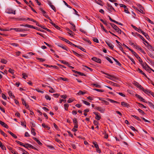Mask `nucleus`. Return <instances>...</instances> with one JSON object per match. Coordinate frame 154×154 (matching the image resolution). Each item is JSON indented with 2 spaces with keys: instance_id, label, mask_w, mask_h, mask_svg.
<instances>
[{
  "instance_id": "obj_52",
  "label": "nucleus",
  "mask_w": 154,
  "mask_h": 154,
  "mask_svg": "<svg viewBox=\"0 0 154 154\" xmlns=\"http://www.w3.org/2000/svg\"><path fill=\"white\" fill-rule=\"evenodd\" d=\"M37 59L38 60H40L41 62H44L45 60V59L43 58H37Z\"/></svg>"
},
{
  "instance_id": "obj_60",
  "label": "nucleus",
  "mask_w": 154,
  "mask_h": 154,
  "mask_svg": "<svg viewBox=\"0 0 154 154\" xmlns=\"http://www.w3.org/2000/svg\"><path fill=\"white\" fill-rule=\"evenodd\" d=\"M65 42L71 45H72V43L71 42L67 39H66V40H65Z\"/></svg>"
},
{
  "instance_id": "obj_4",
  "label": "nucleus",
  "mask_w": 154,
  "mask_h": 154,
  "mask_svg": "<svg viewBox=\"0 0 154 154\" xmlns=\"http://www.w3.org/2000/svg\"><path fill=\"white\" fill-rule=\"evenodd\" d=\"M12 29L14 30L16 32H23L27 31V30L25 29H20V28H14Z\"/></svg>"
},
{
  "instance_id": "obj_20",
  "label": "nucleus",
  "mask_w": 154,
  "mask_h": 154,
  "mask_svg": "<svg viewBox=\"0 0 154 154\" xmlns=\"http://www.w3.org/2000/svg\"><path fill=\"white\" fill-rule=\"evenodd\" d=\"M0 132L1 134L3 135L5 137H7V134L4 133L2 130L0 129Z\"/></svg>"
},
{
  "instance_id": "obj_10",
  "label": "nucleus",
  "mask_w": 154,
  "mask_h": 154,
  "mask_svg": "<svg viewBox=\"0 0 154 154\" xmlns=\"http://www.w3.org/2000/svg\"><path fill=\"white\" fill-rule=\"evenodd\" d=\"M106 44L108 46L112 49L113 48L114 46L112 44V43L109 42H106Z\"/></svg>"
},
{
  "instance_id": "obj_11",
  "label": "nucleus",
  "mask_w": 154,
  "mask_h": 154,
  "mask_svg": "<svg viewBox=\"0 0 154 154\" xmlns=\"http://www.w3.org/2000/svg\"><path fill=\"white\" fill-rule=\"evenodd\" d=\"M7 13L9 14H15V11H14L12 9H9L8 10Z\"/></svg>"
},
{
  "instance_id": "obj_28",
  "label": "nucleus",
  "mask_w": 154,
  "mask_h": 154,
  "mask_svg": "<svg viewBox=\"0 0 154 154\" xmlns=\"http://www.w3.org/2000/svg\"><path fill=\"white\" fill-rule=\"evenodd\" d=\"M69 106V105L67 103H65L64 104V106L65 110H68Z\"/></svg>"
},
{
  "instance_id": "obj_58",
  "label": "nucleus",
  "mask_w": 154,
  "mask_h": 154,
  "mask_svg": "<svg viewBox=\"0 0 154 154\" xmlns=\"http://www.w3.org/2000/svg\"><path fill=\"white\" fill-rule=\"evenodd\" d=\"M72 52L73 53V54L75 55L76 56L79 57L80 56V54L75 52V51H72Z\"/></svg>"
},
{
  "instance_id": "obj_16",
  "label": "nucleus",
  "mask_w": 154,
  "mask_h": 154,
  "mask_svg": "<svg viewBox=\"0 0 154 154\" xmlns=\"http://www.w3.org/2000/svg\"><path fill=\"white\" fill-rule=\"evenodd\" d=\"M31 133L33 134L34 136H35L36 134L35 132V130L32 127L31 129Z\"/></svg>"
},
{
  "instance_id": "obj_14",
  "label": "nucleus",
  "mask_w": 154,
  "mask_h": 154,
  "mask_svg": "<svg viewBox=\"0 0 154 154\" xmlns=\"http://www.w3.org/2000/svg\"><path fill=\"white\" fill-rule=\"evenodd\" d=\"M148 44V48L149 50H152V51H154V48L152 47L151 45L150 44Z\"/></svg>"
},
{
  "instance_id": "obj_17",
  "label": "nucleus",
  "mask_w": 154,
  "mask_h": 154,
  "mask_svg": "<svg viewBox=\"0 0 154 154\" xmlns=\"http://www.w3.org/2000/svg\"><path fill=\"white\" fill-rule=\"evenodd\" d=\"M0 147L3 150H6V148L5 146L2 144V143L0 141Z\"/></svg>"
},
{
  "instance_id": "obj_46",
  "label": "nucleus",
  "mask_w": 154,
  "mask_h": 154,
  "mask_svg": "<svg viewBox=\"0 0 154 154\" xmlns=\"http://www.w3.org/2000/svg\"><path fill=\"white\" fill-rule=\"evenodd\" d=\"M73 122L74 124H78V121L76 118H75L73 119Z\"/></svg>"
},
{
  "instance_id": "obj_27",
  "label": "nucleus",
  "mask_w": 154,
  "mask_h": 154,
  "mask_svg": "<svg viewBox=\"0 0 154 154\" xmlns=\"http://www.w3.org/2000/svg\"><path fill=\"white\" fill-rule=\"evenodd\" d=\"M135 9L136 10H137V11H139L140 12V13H141L143 14H145V12H144V11H143L142 10V9H140L139 10L138 9H137V8H136Z\"/></svg>"
},
{
  "instance_id": "obj_48",
  "label": "nucleus",
  "mask_w": 154,
  "mask_h": 154,
  "mask_svg": "<svg viewBox=\"0 0 154 154\" xmlns=\"http://www.w3.org/2000/svg\"><path fill=\"white\" fill-rule=\"evenodd\" d=\"M106 58L110 63H113V62H112V60H111V59H110V58H109V57H106Z\"/></svg>"
},
{
  "instance_id": "obj_40",
  "label": "nucleus",
  "mask_w": 154,
  "mask_h": 154,
  "mask_svg": "<svg viewBox=\"0 0 154 154\" xmlns=\"http://www.w3.org/2000/svg\"><path fill=\"white\" fill-rule=\"evenodd\" d=\"M42 126L44 127V128H47L48 130V129H49L50 128L48 127V126L47 125H45V124H44V123H43L42 124Z\"/></svg>"
},
{
  "instance_id": "obj_25",
  "label": "nucleus",
  "mask_w": 154,
  "mask_h": 154,
  "mask_svg": "<svg viewBox=\"0 0 154 154\" xmlns=\"http://www.w3.org/2000/svg\"><path fill=\"white\" fill-rule=\"evenodd\" d=\"M144 68L147 71H149V70L150 69H151V68H150L147 64H146V65H145V67Z\"/></svg>"
},
{
  "instance_id": "obj_13",
  "label": "nucleus",
  "mask_w": 154,
  "mask_h": 154,
  "mask_svg": "<svg viewBox=\"0 0 154 154\" xmlns=\"http://www.w3.org/2000/svg\"><path fill=\"white\" fill-rule=\"evenodd\" d=\"M121 105L123 106L127 107L129 106V104L128 103L124 102H122Z\"/></svg>"
},
{
  "instance_id": "obj_45",
  "label": "nucleus",
  "mask_w": 154,
  "mask_h": 154,
  "mask_svg": "<svg viewBox=\"0 0 154 154\" xmlns=\"http://www.w3.org/2000/svg\"><path fill=\"white\" fill-rule=\"evenodd\" d=\"M131 116L133 117L135 119L137 120L141 121L140 119L138 117L135 115H131Z\"/></svg>"
},
{
  "instance_id": "obj_35",
  "label": "nucleus",
  "mask_w": 154,
  "mask_h": 154,
  "mask_svg": "<svg viewBox=\"0 0 154 154\" xmlns=\"http://www.w3.org/2000/svg\"><path fill=\"white\" fill-rule=\"evenodd\" d=\"M57 45L58 47H61L64 49H65V48L66 47V46H64L62 44H60H60H57Z\"/></svg>"
},
{
  "instance_id": "obj_59",
  "label": "nucleus",
  "mask_w": 154,
  "mask_h": 154,
  "mask_svg": "<svg viewBox=\"0 0 154 154\" xmlns=\"http://www.w3.org/2000/svg\"><path fill=\"white\" fill-rule=\"evenodd\" d=\"M93 41L95 42H96L97 43H98L99 42V41L97 38H93Z\"/></svg>"
},
{
  "instance_id": "obj_5",
  "label": "nucleus",
  "mask_w": 154,
  "mask_h": 154,
  "mask_svg": "<svg viewBox=\"0 0 154 154\" xmlns=\"http://www.w3.org/2000/svg\"><path fill=\"white\" fill-rule=\"evenodd\" d=\"M95 109L102 113H104L105 110V109L100 106L96 107Z\"/></svg>"
},
{
  "instance_id": "obj_43",
  "label": "nucleus",
  "mask_w": 154,
  "mask_h": 154,
  "mask_svg": "<svg viewBox=\"0 0 154 154\" xmlns=\"http://www.w3.org/2000/svg\"><path fill=\"white\" fill-rule=\"evenodd\" d=\"M113 59L114 60V61L117 63V64L119 66H121V63L116 59H115L114 58H113Z\"/></svg>"
},
{
  "instance_id": "obj_12",
  "label": "nucleus",
  "mask_w": 154,
  "mask_h": 154,
  "mask_svg": "<svg viewBox=\"0 0 154 154\" xmlns=\"http://www.w3.org/2000/svg\"><path fill=\"white\" fill-rule=\"evenodd\" d=\"M136 34H137V35L139 36V37L144 42H146V43L147 44H148V42H147L145 39L144 38H143V37L141 35H140V34H139L137 33H136Z\"/></svg>"
},
{
  "instance_id": "obj_18",
  "label": "nucleus",
  "mask_w": 154,
  "mask_h": 154,
  "mask_svg": "<svg viewBox=\"0 0 154 154\" xmlns=\"http://www.w3.org/2000/svg\"><path fill=\"white\" fill-rule=\"evenodd\" d=\"M102 98H99V99L100 100L102 101V102L104 103L106 105H108L109 104V103L108 102L105 100H102Z\"/></svg>"
},
{
  "instance_id": "obj_56",
  "label": "nucleus",
  "mask_w": 154,
  "mask_h": 154,
  "mask_svg": "<svg viewBox=\"0 0 154 154\" xmlns=\"http://www.w3.org/2000/svg\"><path fill=\"white\" fill-rule=\"evenodd\" d=\"M147 103L150 106H152L153 108L154 109V105H153L152 103L149 102H148Z\"/></svg>"
},
{
  "instance_id": "obj_21",
  "label": "nucleus",
  "mask_w": 154,
  "mask_h": 154,
  "mask_svg": "<svg viewBox=\"0 0 154 154\" xmlns=\"http://www.w3.org/2000/svg\"><path fill=\"white\" fill-rule=\"evenodd\" d=\"M20 26H21L26 27H27L28 28H32V26H31V25H29V24L24 25V24H20Z\"/></svg>"
},
{
  "instance_id": "obj_15",
  "label": "nucleus",
  "mask_w": 154,
  "mask_h": 154,
  "mask_svg": "<svg viewBox=\"0 0 154 154\" xmlns=\"http://www.w3.org/2000/svg\"><path fill=\"white\" fill-rule=\"evenodd\" d=\"M8 94H9V96L11 97V98L13 99L15 98V96L14 95V94H13L11 91H9Z\"/></svg>"
},
{
  "instance_id": "obj_63",
  "label": "nucleus",
  "mask_w": 154,
  "mask_h": 154,
  "mask_svg": "<svg viewBox=\"0 0 154 154\" xmlns=\"http://www.w3.org/2000/svg\"><path fill=\"white\" fill-rule=\"evenodd\" d=\"M77 73L79 75H82V76H83V75L85 76V75L84 73H81V72H79L78 71Z\"/></svg>"
},
{
  "instance_id": "obj_3",
  "label": "nucleus",
  "mask_w": 154,
  "mask_h": 154,
  "mask_svg": "<svg viewBox=\"0 0 154 154\" xmlns=\"http://www.w3.org/2000/svg\"><path fill=\"white\" fill-rule=\"evenodd\" d=\"M103 73L104 74H105L108 76H106V78H107L108 79H109L114 80L115 79V77L113 75H110L107 73L104 72H103Z\"/></svg>"
},
{
  "instance_id": "obj_30",
  "label": "nucleus",
  "mask_w": 154,
  "mask_h": 154,
  "mask_svg": "<svg viewBox=\"0 0 154 154\" xmlns=\"http://www.w3.org/2000/svg\"><path fill=\"white\" fill-rule=\"evenodd\" d=\"M66 30L67 31L69 32V33L70 35H72L73 32L72 31H71L69 28H66Z\"/></svg>"
},
{
  "instance_id": "obj_61",
  "label": "nucleus",
  "mask_w": 154,
  "mask_h": 154,
  "mask_svg": "<svg viewBox=\"0 0 154 154\" xmlns=\"http://www.w3.org/2000/svg\"><path fill=\"white\" fill-rule=\"evenodd\" d=\"M35 90L37 91L38 92H40L42 94L44 92L43 91L40 90L38 88L36 89Z\"/></svg>"
},
{
  "instance_id": "obj_39",
  "label": "nucleus",
  "mask_w": 154,
  "mask_h": 154,
  "mask_svg": "<svg viewBox=\"0 0 154 154\" xmlns=\"http://www.w3.org/2000/svg\"><path fill=\"white\" fill-rule=\"evenodd\" d=\"M22 75H23L22 78L25 79H26V78L28 77V75L25 73H23L22 74Z\"/></svg>"
},
{
  "instance_id": "obj_34",
  "label": "nucleus",
  "mask_w": 154,
  "mask_h": 154,
  "mask_svg": "<svg viewBox=\"0 0 154 154\" xmlns=\"http://www.w3.org/2000/svg\"><path fill=\"white\" fill-rule=\"evenodd\" d=\"M10 44L11 45L15 47H18L19 45L18 44L14 43H10Z\"/></svg>"
},
{
  "instance_id": "obj_36",
  "label": "nucleus",
  "mask_w": 154,
  "mask_h": 154,
  "mask_svg": "<svg viewBox=\"0 0 154 154\" xmlns=\"http://www.w3.org/2000/svg\"><path fill=\"white\" fill-rule=\"evenodd\" d=\"M61 63L65 64L66 65L68 66L69 65V64L68 63V62H66L65 61L63 60H60V61Z\"/></svg>"
},
{
  "instance_id": "obj_42",
  "label": "nucleus",
  "mask_w": 154,
  "mask_h": 154,
  "mask_svg": "<svg viewBox=\"0 0 154 154\" xmlns=\"http://www.w3.org/2000/svg\"><path fill=\"white\" fill-rule=\"evenodd\" d=\"M45 97L47 100H51V97L47 94L45 95Z\"/></svg>"
},
{
  "instance_id": "obj_57",
  "label": "nucleus",
  "mask_w": 154,
  "mask_h": 154,
  "mask_svg": "<svg viewBox=\"0 0 154 154\" xmlns=\"http://www.w3.org/2000/svg\"><path fill=\"white\" fill-rule=\"evenodd\" d=\"M16 142L17 143L20 145H21L23 146V143L18 140H16Z\"/></svg>"
},
{
  "instance_id": "obj_62",
  "label": "nucleus",
  "mask_w": 154,
  "mask_h": 154,
  "mask_svg": "<svg viewBox=\"0 0 154 154\" xmlns=\"http://www.w3.org/2000/svg\"><path fill=\"white\" fill-rule=\"evenodd\" d=\"M134 47L135 48L138 50L139 48L140 47V46L137 45L136 44L135 45H134Z\"/></svg>"
},
{
  "instance_id": "obj_31",
  "label": "nucleus",
  "mask_w": 154,
  "mask_h": 154,
  "mask_svg": "<svg viewBox=\"0 0 154 154\" xmlns=\"http://www.w3.org/2000/svg\"><path fill=\"white\" fill-rule=\"evenodd\" d=\"M100 21L102 22V23L104 24L105 25H106L107 27H108V24L107 23H106V21H104L103 19H100Z\"/></svg>"
},
{
  "instance_id": "obj_26",
  "label": "nucleus",
  "mask_w": 154,
  "mask_h": 154,
  "mask_svg": "<svg viewBox=\"0 0 154 154\" xmlns=\"http://www.w3.org/2000/svg\"><path fill=\"white\" fill-rule=\"evenodd\" d=\"M86 93L85 92H83L82 91H80L79 92L77 93V94L78 95H83Z\"/></svg>"
},
{
  "instance_id": "obj_23",
  "label": "nucleus",
  "mask_w": 154,
  "mask_h": 154,
  "mask_svg": "<svg viewBox=\"0 0 154 154\" xmlns=\"http://www.w3.org/2000/svg\"><path fill=\"white\" fill-rule=\"evenodd\" d=\"M107 100H108L110 101L111 103H119L118 102L116 101H115L109 98H108L107 99Z\"/></svg>"
},
{
  "instance_id": "obj_1",
  "label": "nucleus",
  "mask_w": 154,
  "mask_h": 154,
  "mask_svg": "<svg viewBox=\"0 0 154 154\" xmlns=\"http://www.w3.org/2000/svg\"><path fill=\"white\" fill-rule=\"evenodd\" d=\"M110 24L116 32L119 34H121V30L116 25L112 23H110Z\"/></svg>"
},
{
  "instance_id": "obj_64",
  "label": "nucleus",
  "mask_w": 154,
  "mask_h": 154,
  "mask_svg": "<svg viewBox=\"0 0 154 154\" xmlns=\"http://www.w3.org/2000/svg\"><path fill=\"white\" fill-rule=\"evenodd\" d=\"M67 132L68 134V135L69 136H70L71 137H73L72 134L71 133V132L69 131H67Z\"/></svg>"
},
{
  "instance_id": "obj_33",
  "label": "nucleus",
  "mask_w": 154,
  "mask_h": 154,
  "mask_svg": "<svg viewBox=\"0 0 154 154\" xmlns=\"http://www.w3.org/2000/svg\"><path fill=\"white\" fill-rule=\"evenodd\" d=\"M93 90L96 91H98V92H104V91L102 89H99L97 88H94L93 89Z\"/></svg>"
},
{
  "instance_id": "obj_8",
  "label": "nucleus",
  "mask_w": 154,
  "mask_h": 154,
  "mask_svg": "<svg viewBox=\"0 0 154 154\" xmlns=\"http://www.w3.org/2000/svg\"><path fill=\"white\" fill-rule=\"evenodd\" d=\"M137 97L138 99H139L140 100L142 101L143 102H145L147 103L145 101V100L144 99H143L141 96L138 95L137 94H136L135 95Z\"/></svg>"
},
{
  "instance_id": "obj_55",
  "label": "nucleus",
  "mask_w": 154,
  "mask_h": 154,
  "mask_svg": "<svg viewBox=\"0 0 154 154\" xmlns=\"http://www.w3.org/2000/svg\"><path fill=\"white\" fill-rule=\"evenodd\" d=\"M146 20L148 21L149 23L151 24H154V23L153 22L151 21L149 18L148 17H146Z\"/></svg>"
},
{
  "instance_id": "obj_22",
  "label": "nucleus",
  "mask_w": 154,
  "mask_h": 154,
  "mask_svg": "<svg viewBox=\"0 0 154 154\" xmlns=\"http://www.w3.org/2000/svg\"><path fill=\"white\" fill-rule=\"evenodd\" d=\"M139 60L140 62H142V59H141L140 57L137 54L135 56Z\"/></svg>"
},
{
  "instance_id": "obj_44",
  "label": "nucleus",
  "mask_w": 154,
  "mask_h": 154,
  "mask_svg": "<svg viewBox=\"0 0 154 154\" xmlns=\"http://www.w3.org/2000/svg\"><path fill=\"white\" fill-rule=\"evenodd\" d=\"M92 85L95 86L96 88H100L101 87V85H99L96 84H93Z\"/></svg>"
},
{
  "instance_id": "obj_51",
  "label": "nucleus",
  "mask_w": 154,
  "mask_h": 154,
  "mask_svg": "<svg viewBox=\"0 0 154 154\" xmlns=\"http://www.w3.org/2000/svg\"><path fill=\"white\" fill-rule=\"evenodd\" d=\"M138 50H139L140 52L143 53L144 54H146L145 51L143 50L141 47H140L139 49H138Z\"/></svg>"
},
{
  "instance_id": "obj_49",
  "label": "nucleus",
  "mask_w": 154,
  "mask_h": 154,
  "mask_svg": "<svg viewBox=\"0 0 154 154\" xmlns=\"http://www.w3.org/2000/svg\"><path fill=\"white\" fill-rule=\"evenodd\" d=\"M129 50L132 52V54H133L135 56L137 54L136 53H135L132 49H129Z\"/></svg>"
},
{
  "instance_id": "obj_24",
  "label": "nucleus",
  "mask_w": 154,
  "mask_h": 154,
  "mask_svg": "<svg viewBox=\"0 0 154 154\" xmlns=\"http://www.w3.org/2000/svg\"><path fill=\"white\" fill-rule=\"evenodd\" d=\"M8 71L10 73L12 74H14V69H11V68H9Z\"/></svg>"
},
{
  "instance_id": "obj_2",
  "label": "nucleus",
  "mask_w": 154,
  "mask_h": 154,
  "mask_svg": "<svg viewBox=\"0 0 154 154\" xmlns=\"http://www.w3.org/2000/svg\"><path fill=\"white\" fill-rule=\"evenodd\" d=\"M107 9L110 12H112V10L115 11V9L112 6L109 4L108 3H107Z\"/></svg>"
},
{
  "instance_id": "obj_6",
  "label": "nucleus",
  "mask_w": 154,
  "mask_h": 154,
  "mask_svg": "<svg viewBox=\"0 0 154 154\" xmlns=\"http://www.w3.org/2000/svg\"><path fill=\"white\" fill-rule=\"evenodd\" d=\"M92 60L99 63H101V60L99 58H97L96 57H94L92 58Z\"/></svg>"
},
{
  "instance_id": "obj_32",
  "label": "nucleus",
  "mask_w": 154,
  "mask_h": 154,
  "mask_svg": "<svg viewBox=\"0 0 154 154\" xmlns=\"http://www.w3.org/2000/svg\"><path fill=\"white\" fill-rule=\"evenodd\" d=\"M103 134L104 135V138L106 139H107L108 137V134L106 133V131H104Z\"/></svg>"
},
{
  "instance_id": "obj_7",
  "label": "nucleus",
  "mask_w": 154,
  "mask_h": 154,
  "mask_svg": "<svg viewBox=\"0 0 154 154\" xmlns=\"http://www.w3.org/2000/svg\"><path fill=\"white\" fill-rule=\"evenodd\" d=\"M93 113L96 116L95 117V118L97 120H99L100 119L101 117L100 115H98L99 113L95 112H94Z\"/></svg>"
},
{
  "instance_id": "obj_9",
  "label": "nucleus",
  "mask_w": 154,
  "mask_h": 154,
  "mask_svg": "<svg viewBox=\"0 0 154 154\" xmlns=\"http://www.w3.org/2000/svg\"><path fill=\"white\" fill-rule=\"evenodd\" d=\"M0 124L3 127L6 128H8V125L1 120H0Z\"/></svg>"
},
{
  "instance_id": "obj_53",
  "label": "nucleus",
  "mask_w": 154,
  "mask_h": 154,
  "mask_svg": "<svg viewBox=\"0 0 154 154\" xmlns=\"http://www.w3.org/2000/svg\"><path fill=\"white\" fill-rule=\"evenodd\" d=\"M125 9H124V12L126 13H129V11H128V8H127V7H126V8H124Z\"/></svg>"
},
{
  "instance_id": "obj_41",
  "label": "nucleus",
  "mask_w": 154,
  "mask_h": 154,
  "mask_svg": "<svg viewBox=\"0 0 154 154\" xmlns=\"http://www.w3.org/2000/svg\"><path fill=\"white\" fill-rule=\"evenodd\" d=\"M1 62L2 63H3L4 64H6L7 62V60L4 59H1Z\"/></svg>"
},
{
  "instance_id": "obj_47",
  "label": "nucleus",
  "mask_w": 154,
  "mask_h": 154,
  "mask_svg": "<svg viewBox=\"0 0 154 154\" xmlns=\"http://www.w3.org/2000/svg\"><path fill=\"white\" fill-rule=\"evenodd\" d=\"M128 58L131 60V61L134 64H135V63L134 60L130 56H128Z\"/></svg>"
},
{
  "instance_id": "obj_37",
  "label": "nucleus",
  "mask_w": 154,
  "mask_h": 154,
  "mask_svg": "<svg viewBox=\"0 0 154 154\" xmlns=\"http://www.w3.org/2000/svg\"><path fill=\"white\" fill-rule=\"evenodd\" d=\"M69 23L71 25H72L73 28V31H75L76 30H75V25L72 22H69Z\"/></svg>"
},
{
  "instance_id": "obj_19",
  "label": "nucleus",
  "mask_w": 154,
  "mask_h": 154,
  "mask_svg": "<svg viewBox=\"0 0 154 154\" xmlns=\"http://www.w3.org/2000/svg\"><path fill=\"white\" fill-rule=\"evenodd\" d=\"M143 91L144 93H146L147 94H151V93H152V92H151L149 90H146L145 89L143 90Z\"/></svg>"
},
{
  "instance_id": "obj_54",
  "label": "nucleus",
  "mask_w": 154,
  "mask_h": 154,
  "mask_svg": "<svg viewBox=\"0 0 154 154\" xmlns=\"http://www.w3.org/2000/svg\"><path fill=\"white\" fill-rule=\"evenodd\" d=\"M50 7L55 12L56 11H57L54 6L53 5H51Z\"/></svg>"
},
{
  "instance_id": "obj_29",
  "label": "nucleus",
  "mask_w": 154,
  "mask_h": 154,
  "mask_svg": "<svg viewBox=\"0 0 154 154\" xmlns=\"http://www.w3.org/2000/svg\"><path fill=\"white\" fill-rule=\"evenodd\" d=\"M50 88L51 89L49 90V92L50 93H52L54 92L55 91V90L51 86H48V87Z\"/></svg>"
},
{
  "instance_id": "obj_50",
  "label": "nucleus",
  "mask_w": 154,
  "mask_h": 154,
  "mask_svg": "<svg viewBox=\"0 0 154 154\" xmlns=\"http://www.w3.org/2000/svg\"><path fill=\"white\" fill-rule=\"evenodd\" d=\"M2 97L3 99H4L5 100H6L7 99V97L3 93H2Z\"/></svg>"
},
{
  "instance_id": "obj_38",
  "label": "nucleus",
  "mask_w": 154,
  "mask_h": 154,
  "mask_svg": "<svg viewBox=\"0 0 154 154\" xmlns=\"http://www.w3.org/2000/svg\"><path fill=\"white\" fill-rule=\"evenodd\" d=\"M21 124L22 126H24L25 128L26 127V124L25 122H21Z\"/></svg>"
}]
</instances>
